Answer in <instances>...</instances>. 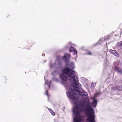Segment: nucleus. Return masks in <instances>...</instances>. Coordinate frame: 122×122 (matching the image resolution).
<instances>
[{
    "mask_svg": "<svg viewBox=\"0 0 122 122\" xmlns=\"http://www.w3.org/2000/svg\"><path fill=\"white\" fill-rule=\"evenodd\" d=\"M65 49L67 50V49L69 50L70 52H73V55H76V58L77 57V51L75 48L73 47H72L71 44H70V43L68 44L65 47Z\"/></svg>",
    "mask_w": 122,
    "mask_h": 122,
    "instance_id": "nucleus-4",
    "label": "nucleus"
},
{
    "mask_svg": "<svg viewBox=\"0 0 122 122\" xmlns=\"http://www.w3.org/2000/svg\"><path fill=\"white\" fill-rule=\"evenodd\" d=\"M62 110H64V109H63Z\"/></svg>",
    "mask_w": 122,
    "mask_h": 122,
    "instance_id": "nucleus-34",
    "label": "nucleus"
},
{
    "mask_svg": "<svg viewBox=\"0 0 122 122\" xmlns=\"http://www.w3.org/2000/svg\"><path fill=\"white\" fill-rule=\"evenodd\" d=\"M63 107L64 108H65V107Z\"/></svg>",
    "mask_w": 122,
    "mask_h": 122,
    "instance_id": "nucleus-35",
    "label": "nucleus"
},
{
    "mask_svg": "<svg viewBox=\"0 0 122 122\" xmlns=\"http://www.w3.org/2000/svg\"><path fill=\"white\" fill-rule=\"evenodd\" d=\"M7 16H8L7 15Z\"/></svg>",
    "mask_w": 122,
    "mask_h": 122,
    "instance_id": "nucleus-37",
    "label": "nucleus"
},
{
    "mask_svg": "<svg viewBox=\"0 0 122 122\" xmlns=\"http://www.w3.org/2000/svg\"><path fill=\"white\" fill-rule=\"evenodd\" d=\"M75 60L76 61V59H75Z\"/></svg>",
    "mask_w": 122,
    "mask_h": 122,
    "instance_id": "nucleus-40",
    "label": "nucleus"
},
{
    "mask_svg": "<svg viewBox=\"0 0 122 122\" xmlns=\"http://www.w3.org/2000/svg\"><path fill=\"white\" fill-rule=\"evenodd\" d=\"M75 86H74L75 90L77 91H80L83 90V89L81 87L82 86L79 82L78 81H76V82L75 84Z\"/></svg>",
    "mask_w": 122,
    "mask_h": 122,
    "instance_id": "nucleus-8",
    "label": "nucleus"
},
{
    "mask_svg": "<svg viewBox=\"0 0 122 122\" xmlns=\"http://www.w3.org/2000/svg\"><path fill=\"white\" fill-rule=\"evenodd\" d=\"M70 57L71 56L69 54H66L62 57V60L65 62H70Z\"/></svg>",
    "mask_w": 122,
    "mask_h": 122,
    "instance_id": "nucleus-9",
    "label": "nucleus"
},
{
    "mask_svg": "<svg viewBox=\"0 0 122 122\" xmlns=\"http://www.w3.org/2000/svg\"><path fill=\"white\" fill-rule=\"evenodd\" d=\"M47 108L48 109L49 112L51 113V115L52 116H53L55 115V112H54L51 109L48 107H47Z\"/></svg>",
    "mask_w": 122,
    "mask_h": 122,
    "instance_id": "nucleus-17",
    "label": "nucleus"
},
{
    "mask_svg": "<svg viewBox=\"0 0 122 122\" xmlns=\"http://www.w3.org/2000/svg\"><path fill=\"white\" fill-rule=\"evenodd\" d=\"M56 61H55L54 64L50 63V67L52 68H54L55 69H58V68L60 69V68H56V67H58L55 66V65H57V63H56Z\"/></svg>",
    "mask_w": 122,
    "mask_h": 122,
    "instance_id": "nucleus-13",
    "label": "nucleus"
},
{
    "mask_svg": "<svg viewBox=\"0 0 122 122\" xmlns=\"http://www.w3.org/2000/svg\"><path fill=\"white\" fill-rule=\"evenodd\" d=\"M61 59H62V58H61L60 56L58 55L57 56L56 60L55 61H57V63H57V65L58 66V67H56V68H61L63 67L61 61Z\"/></svg>",
    "mask_w": 122,
    "mask_h": 122,
    "instance_id": "nucleus-6",
    "label": "nucleus"
},
{
    "mask_svg": "<svg viewBox=\"0 0 122 122\" xmlns=\"http://www.w3.org/2000/svg\"><path fill=\"white\" fill-rule=\"evenodd\" d=\"M25 73H26V72H25Z\"/></svg>",
    "mask_w": 122,
    "mask_h": 122,
    "instance_id": "nucleus-41",
    "label": "nucleus"
},
{
    "mask_svg": "<svg viewBox=\"0 0 122 122\" xmlns=\"http://www.w3.org/2000/svg\"><path fill=\"white\" fill-rule=\"evenodd\" d=\"M117 45L120 49H122V41H121L120 42H118L117 44Z\"/></svg>",
    "mask_w": 122,
    "mask_h": 122,
    "instance_id": "nucleus-18",
    "label": "nucleus"
},
{
    "mask_svg": "<svg viewBox=\"0 0 122 122\" xmlns=\"http://www.w3.org/2000/svg\"><path fill=\"white\" fill-rule=\"evenodd\" d=\"M47 76H44V79L45 80H45V79H46V77Z\"/></svg>",
    "mask_w": 122,
    "mask_h": 122,
    "instance_id": "nucleus-30",
    "label": "nucleus"
},
{
    "mask_svg": "<svg viewBox=\"0 0 122 122\" xmlns=\"http://www.w3.org/2000/svg\"><path fill=\"white\" fill-rule=\"evenodd\" d=\"M121 81V83L122 84V81Z\"/></svg>",
    "mask_w": 122,
    "mask_h": 122,
    "instance_id": "nucleus-33",
    "label": "nucleus"
},
{
    "mask_svg": "<svg viewBox=\"0 0 122 122\" xmlns=\"http://www.w3.org/2000/svg\"><path fill=\"white\" fill-rule=\"evenodd\" d=\"M51 82L50 81H49V82L48 81V80H46L45 82V84H46V83L47 85L48 86H49V85H50V84L51 83Z\"/></svg>",
    "mask_w": 122,
    "mask_h": 122,
    "instance_id": "nucleus-21",
    "label": "nucleus"
},
{
    "mask_svg": "<svg viewBox=\"0 0 122 122\" xmlns=\"http://www.w3.org/2000/svg\"><path fill=\"white\" fill-rule=\"evenodd\" d=\"M115 71L116 70L117 68H119V62L118 61H114L113 63Z\"/></svg>",
    "mask_w": 122,
    "mask_h": 122,
    "instance_id": "nucleus-12",
    "label": "nucleus"
},
{
    "mask_svg": "<svg viewBox=\"0 0 122 122\" xmlns=\"http://www.w3.org/2000/svg\"><path fill=\"white\" fill-rule=\"evenodd\" d=\"M80 79H81L83 80H84V81L83 82H88V81H89L87 79L84 77H81L80 78Z\"/></svg>",
    "mask_w": 122,
    "mask_h": 122,
    "instance_id": "nucleus-20",
    "label": "nucleus"
},
{
    "mask_svg": "<svg viewBox=\"0 0 122 122\" xmlns=\"http://www.w3.org/2000/svg\"><path fill=\"white\" fill-rule=\"evenodd\" d=\"M98 100L96 99H93V102L92 103V106L93 107L95 108L97 105Z\"/></svg>",
    "mask_w": 122,
    "mask_h": 122,
    "instance_id": "nucleus-16",
    "label": "nucleus"
},
{
    "mask_svg": "<svg viewBox=\"0 0 122 122\" xmlns=\"http://www.w3.org/2000/svg\"><path fill=\"white\" fill-rule=\"evenodd\" d=\"M48 87L49 88H50V85H49V86H48Z\"/></svg>",
    "mask_w": 122,
    "mask_h": 122,
    "instance_id": "nucleus-32",
    "label": "nucleus"
},
{
    "mask_svg": "<svg viewBox=\"0 0 122 122\" xmlns=\"http://www.w3.org/2000/svg\"><path fill=\"white\" fill-rule=\"evenodd\" d=\"M99 94L100 95V93Z\"/></svg>",
    "mask_w": 122,
    "mask_h": 122,
    "instance_id": "nucleus-38",
    "label": "nucleus"
},
{
    "mask_svg": "<svg viewBox=\"0 0 122 122\" xmlns=\"http://www.w3.org/2000/svg\"><path fill=\"white\" fill-rule=\"evenodd\" d=\"M85 103V102H82V103L81 104H83V105H84V104Z\"/></svg>",
    "mask_w": 122,
    "mask_h": 122,
    "instance_id": "nucleus-31",
    "label": "nucleus"
},
{
    "mask_svg": "<svg viewBox=\"0 0 122 122\" xmlns=\"http://www.w3.org/2000/svg\"><path fill=\"white\" fill-rule=\"evenodd\" d=\"M115 71H116L118 73L122 75V69H120V68H117L116 70Z\"/></svg>",
    "mask_w": 122,
    "mask_h": 122,
    "instance_id": "nucleus-19",
    "label": "nucleus"
},
{
    "mask_svg": "<svg viewBox=\"0 0 122 122\" xmlns=\"http://www.w3.org/2000/svg\"><path fill=\"white\" fill-rule=\"evenodd\" d=\"M109 52L110 53L117 57L119 56V54L118 52L115 50L110 49L109 50Z\"/></svg>",
    "mask_w": 122,
    "mask_h": 122,
    "instance_id": "nucleus-11",
    "label": "nucleus"
},
{
    "mask_svg": "<svg viewBox=\"0 0 122 122\" xmlns=\"http://www.w3.org/2000/svg\"><path fill=\"white\" fill-rule=\"evenodd\" d=\"M47 92V91H46V92H45V94L48 97H49V96Z\"/></svg>",
    "mask_w": 122,
    "mask_h": 122,
    "instance_id": "nucleus-26",
    "label": "nucleus"
},
{
    "mask_svg": "<svg viewBox=\"0 0 122 122\" xmlns=\"http://www.w3.org/2000/svg\"><path fill=\"white\" fill-rule=\"evenodd\" d=\"M72 77L75 79L78 80V77L74 75L72 76Z\"/></svg>",
    "mask_w": 122,
    "mask_h": 122,
    "instance_id": "nucleus-23",
    "label": "nucleus"
},
{
    "mask_svg": "<svg viewBox=\"0 0 122 122\" xmlns=\"http://www.w3.org/2000/svg\"><path fill=\"white\" fill-rule=\"evenodd\" d=\"M87 102L88 103L87 107L82 110L86 113H91V114L89 115L88 117V119H87V120L88 122H96L94 109L92 107V105L90 101L88 100Z\"/></svg>",
    "mask_w": 122,
    "mask_h": 122,
    "instance_id": "nucleus-1",
    "label": "nucleus"
},
{
    "mask_svg": "<svg viewBox=\"0 0 122 122\" xmlns=\"http://www.w3.org/2000/svg\"><path fill=\"white\" fill-rule=\"evenodd\" d=\"M57 69H55L54 71H53L51 74L53 76H56L57 74H58L59 76V77L60 79L62 81H64V79L65 78L64 74V73L63 71L62 72H61V71H59Z\"/></svg>",
    "mask_w": 122,
    "mask_h": 122,
    "instance_id": "nucleus-3",
    "label": "nucleus"
},
{
    "mask_svg": "<svg viewBox=\"0 0 122 122\" xmlns=\"http://www.w3.org/2000/svg\"><path fill=\"white\" fill-rule=\"evenodd\" d=\"M61 81H60V82H61V84L62 85H64L65 84V82L64 81H62L61 80Z\"/></svg>",
    "mask_w": 122,
    "mask_h": 122,
    "instance_id": "nucleus-25",
    "label": "nucleus"
},
{
    "mask_svg": "<svg viewBox=\"0 0 122 122\" xmlns=\"http://www.w3.org/2000/svg\"><path fill=\"white\" fill-rule=\"evenodd\" d=\"M94 84H93V83H91V87H92V88H93L94 87Z\"/></svg>",
    "mask_w": 122,
    "mask_h": 122,
    "instance_id": "nucleus-27",
    "label": "nucleus"
},
{
    "mask_svg": "<svg viewBox=\"0 0 122 122\" xmlns=\"http://www.w3.org/2000/svg\"><path fill=\"white\" fill-rule=\"evenodd\" d=\"M81 92H80V94L82 96H88V94L83 89V90H81Z\"/></svg>",
    "mask_w": 122,
    "mask_h": 122,
    "instance_id": "nucleus-14",
    "label": "nucleus"
},
{
    "mask_svg": "<svg viewBox=\"0 0 122 122\" xmlns=\"http://www.w3.org/2000/svg\"><path fill=\"white\" fill-rule=\"evenodd\" d=\"M86 54L89 55H91L92 54V53L89 51H88L87 52Z\"/></svg>",
    "mask_w": 122,
    "mask_h": 122,
    "instance_id": "nucleus-24",
    "label": "nucleus"
},
{
    "mask_svg": "<svg viewBox=\"0 0 122 122\" xmlns=\"http://www.w3.org/2000/svg\"><path fill=\"white\" fill-rule=\"evenodd\" d=\"M42 56H45V54L44 53H42Z\"/></svg>",
    "mask_w": 122,
    "mask_h": 122,
    "instance_id": "nucleus-29",
    "label": "nucleus"
},
{
    "mask_svg": "<svg viewBox=\"0 0 122 122\" xmlns=\"http://www.w3.org/2000/svg\"><path fill=\"white\" fill-rule=\"evenodd\" d=\"M101 39H100L98 41V42H97V43H96L95 44H94L93 45V46H97V45L98 44H100V43H99V42L101 41Z\"/></svg>",
    "mask_w": 122,
    "mask_h": 122,
    "instance_id": "nucleus-22",
    "label": "nucleus"
},
{
    "mask_svg": "<svg viewBox=\"0 0 122 122\" xmlns=\"http://www.w3.org/2000/svg\"><path fill=\"white\" fill-rule=\"evenodd\" d=\"M112 89L115 90H118L119 91L122 90V86L120 85H118L113 86L112 87Z\"/></svg>",
    "mask_w": 122,
    "mask_h": 122,
    "instance_id": "nucleus-10",
    "label": "nucleus"
},
{
    "mask_svg": "<svg viewBox=\"0 0 122 122\" xmlns=\"http://www.w3.org/2000/svg\"><path fill=\"white\" fill-rule=\"evenodd\" d=\"M104 38L105 40L107 39L108 40L109 39V37H106V38H105V37H104Z\"/></svg>",
    "mask_w": 122,
    "mask_h": 122,
    "instance_id": "nucleus-28",
    "label": "nucleus"
},
{
    "mask_svg": "<svg viewBox=\"0 0 122 122\" xmlns=\"http://www.w3.org/2000/svg\"><path fill=\"white\" fill-rule=\"evenodd\" d=\"M7 16H8L7 15Z\"/></svg>",
    "mask_w": 122,
    "mask_h": 122,
    "instance_id": "nucleus-36",
    "label": "nucleus"
},
{
    "mask_svg": "<svg viewBox=\"0 0 122 122\" xmlns=\"http://www.w3.org/2000/svg\"><path fill=\"white\" fill-rule=\"evenodd\" d=\"M65 67H64L63 66V67L61 68V70L63 71L65 74L69 75L71 70H74L75 68L74 63L73 62H65Z\"/></svg>",
    "mask_w": 122,
    "mask_h": 122,
    "instance_id": "nucleus-2",
    "label": "nucleus"
},
{
    "mask_svg": "<svg viewBox=\"0 0 122 122\" xmlns=\"http://www.w3.org/2000/svg\"><path fill=\"white\" fill-rule=\"evenodd\" d=\"M71 72H70L69 74L68 75H66L64 74V77L65 78L64 79V81H67L68 80V78L69 77L70 79V80L71 81L73 79V78L72 77V76L74 75L76 73V71L74 70H71Z\"/></svg>",
    "mask_w": 122,
    "mask_h": 122,
    "instance_id": "nucleus-5",
    "label": "nucleus"
},
{
    "mask_svg": "<svg viewBox=\"0 0 122 122\" xmlns=\"http://www.w3.org/2000/svg\"><path fill=\"white\" fill-rule=\"evenodd\" d=\"M72 91H68L66 92L67 96L68 97L69 99H71L73 101V102L74 103H76V102L75 100H74L75 98H76V97L74 96H73L71 92Z\"/></svg>",
    "mask_w": 122,
    "mask_h": 122,
    "instance_id": "nucleus-7",
    "label": "nucleus"
},
{
    "mask_svg": "<svg viewBox=\"0 0 122 122\" xmlns=\"http://www.w3.org/2000/svg\"><path fill=\"white\" fill-rule=\"evenodd\" d=\"M53 77L52 78V80L53 81H55L57 83L60 82V81L57 77H55V76H53Z\"/></svg>",
    "mask_w": 122,
    "mask_h": 122,
    "instance_id": "nucleus-15",
    "label": "nucleus"
},
{
    "mask_svg": "<svg viewBox=\"0 0 122 122\" xmlns=\"http://www.w3.org/2000/svg\"><path fill=\"white\" fill-rule=\"evenodd\" d=\"M74 45H74V44H73Z\"/></svg>",
    "mask_w": 122,
    "mask_h": 122,
    "instance_id": "nucleus-39",
    "label": "nucleus"
}]
</instances>
